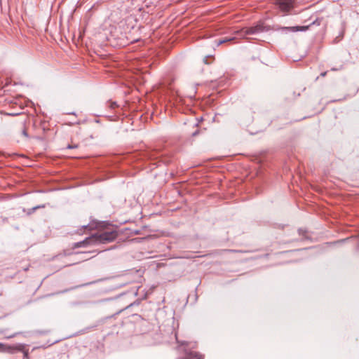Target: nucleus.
Instances as JSON below:
<instances>
[{"label":"nucleus","mask_w":359,"mask_h":359,"mask_svg":"<svg viewBox=\"0 0 359 359\" xmlns=\"http://www.w3.org/2000/svg\"><path fill=\"white\" fill-rule=\"evenodd\" d=\"M22 134L25 137H28V134H27V130L25 129V128H24L22 130Z\"/></svg>","instance_id":"10"},{"label":"nucleus","mask_w":359,"mask_h":359,"mask_svg":"<svg viewBox=\"0 0 359 359\" xmlns=\"http://www.w3.org/2000/svg\"><path fill=\"white\" fill-rule=\"evenodd\" d=\"M274 4L284 13H288L293 8L294 0H275Z\"/></svg>","instance_id":"3"},{"label":"nucleus","mask_w":359,"mask_h":359,"mask_svg":"<svg viewBox=\"0 0 359 359\" xmlns=\"http://www.w3.org/2000/svg\"><path fill=\"white\" fill-rule=\"evenodd\" d=\"M309 26H296V27H283L285 29H289L292 32H297V31H306L309 29Z\"/></svg>","instance_id":"5"},{"label":"nucleus","mask_w":359,"mask_h":359,"mask_svg":"<svg viewBox=\"0 0 359 359\" xmlns=\"http://www.w3.org/2000/svg\"><path fill=\"white\" fill-rule=\"evenodd\" d=\"M16 351H22L24 353L25 357L28 356V350L25 349V345L23 344H17L14 346H9L0 343V352L13 354Z\"/></svg>","instance_id":"2"},{"label":"nucleus","mask_w":359,"mask_h":359,"mask_svg":"<svg viewBox=\"0 0 359 359\" xmlns=\"http://www.w3.org/2000/svg\"><path fill=\"white\" fill-rule=\"evenodd\" d=\"M76 147H77L76 145L72 146V145L69 144L67 148V149H73V148H76Z\"/></svg>","instance_id":"13"},{"label":"nucleus","mask_w":359,"mask_h":359,"mask_svg":"<svg viewBox=\"0 0 359 359\" xmlns=\"http://www.w3.org/2000/svg\"><path fill=\"white\" fill-rule=\"evenodd\" d=\"M109 107L111 109H114L117 107V104L115 102H109Z\"/></svg>","instance_id":"9"},{"label":"nucleus","mask_w":359,"mask_h":359,"mask_svg":"<svg viewBox=\"0 0 359 359\" xmlns=\"http://www.w3.org/2000/svg\"><path fill=\"white\" fill-rule=\"evenodd\" d=\"M46 207V205H37V206H35L34 208H32L31 210H30V212L29 213L31 212H34L35 210H36L37 209H39V208H44Z\"/></svg>","instance_id":"7"},{"label":"nucleus","mask_w":359,"mask_h":359,"mask_svg":"<svg viewBox=\"0 0 359 359\" xmlns=\"http://www.w3.org/2000/svg\"><path fill=\"white\" fill-rule=\"evenodd\" d=\"M86 252H83V253H80L79 255H86Z\"/></svg>","instance_id":"15"},{"label":"nucleus","mask_w":359,"mask_h":359,"mask_svg":"<svg viewBox=\"0 0 359 359\" xmlns=\"http://www.w3.org/2000/svg\"><path fill=\"white\" fill-rule=\"evenodd\" d=\"M118 233L114 227L110 226L102 232L95 233L92 236L86 238L84 241L76 244V247L84 246L85 245L93 243H107L113 241L116 238Z\"/></svg>","instance_id":"1"},{"label":"nucleus","mask_w":359,"mask_h":359,"mask_svg":"<svg viewBox=\"0 0 359 359\" xmlns=\"http://www.w3.org/2000/svg\"><path fill=\"white\" fill-rule=\"evenodd\" d=\"M17 334H18V333H15V334H11L9 336H6V339H11V338H13V337H15Z\"/></svg>","instance_id":"11"},{"label":"nucleus","mask_w":359,"mask_h":359,"mask_svg":"<svg viewBox=\"0 0 359 359\" xmlns=\"http://www.w3.org/2000/svg\"><path fill=\"white\" fill-rule=\"evenodd\" d=\"M320 75H321L322 76H325L326 75V72H323V73H321V74H320Z\"/></svg>","instance_id":"14"},{"label":"nucleus","mask_w":359,"mask_h":359,"mask_svg":"<svg viewBox=\"0 0 359 359\" xmlns=\"http://www.w3.org/2000/svg\"><path fill=\"white\" fill-rule=\"evenodd\" d=\"M184 359H203V356L196 352H191Z\"/></svg>","instance_id":"6"},{"label":"nucleus","mask_w":359,"mask_h":359,"mask_svg":"<svg viewBox=\"0 0 359 359\" xmlns=\"http://www.w3.org/2000/svg\"><path fill=\"white\" fill-rule=\"evenodd\" d=\"M263 31L262 26L257 25L255 27L245 28L243 32L245 33V35H251L259 33Z\"/></svg>","instance_id":"4"},{"label":"nucleus","mask_w":359,"mask_h":359,"mask_svg":"<svg viewBox=\"0 0 359 359\" xmlns=\"http://www.w3.org/2000/svg\"><path fill=\"white\" fill-rule=\"evenodd\" d=\"M231 39H228V38H226L225 39H223V40H219V41H216V43H217V46H219L221 44H222L223 43H225L226 41H231Z\"/></svg>","instance_id":"8"},{"label":"nucleus","mask_w":359,"mask_h":359,"mask_svg":"<svg viewBox=\"0 0 359 359\" xmlns=\"http://www.w3.org/2000/svg\"><path fill=\"white\" fill-rule=\"evenodd\" d=\"M83 228H84L85 229H93L89 225H83Z\"/></svg>","instance_id":"12"}]
</instances>
